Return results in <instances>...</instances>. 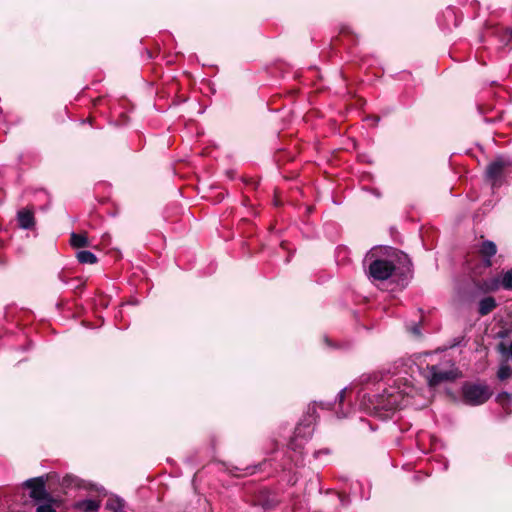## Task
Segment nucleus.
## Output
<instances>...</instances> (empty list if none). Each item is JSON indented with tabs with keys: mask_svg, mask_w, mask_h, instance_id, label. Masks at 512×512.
<instances>
[{
	"mask_svg": "<svg viewBox=\"0 0 512 512\" xmlns=\"http://www.w3.org/2000/svg\"><path fill=\"white\" fill-rule=\"evenodd\" d=\"M389 258H376L368 267L369 277L376 281H385L393 274L404 276L411 271V261L407 254L396 249H390Z\"/></svg>",
	"mask_w": 512,
	"mask_h": 512,
	"instance_id": "obj_1",
	"label": "nucleus"
},
{
	"mask_svg": "<svg viewBox=\"0 0 512 512\" xmlns=\"http://www.w3.org/2000/svg\"><path fill=\"white\" fill-rule=\"evenodd\" d=\"M492 393L489 387L482 383L464 382L462 386V398L465 404L477 406L485 403Z\"/></svg>",
	"mask_w": 512,
	"mask_h": 512,
	"instance_id": "obj_2",
	"label": "nucleus"
},
{
	"mask_svg": "<svg viewBox=\"0 0 512 512\" xmlns=\"http://www.w3.org/2000/svg\"><path fill=\"white\" fill-rule=\"evenodd\" d=\"M52 476L46 474L27 479L22 486L30 490L29 497L37 504L51 498L53 495L47 490L46 483Z\"/></svg>",
	"mask_w": 512,
	"mask_h": 512,
	"instance_id": "obj_3",
	"label": "nucleus"
},
{
	"mask_svg": "<svg viewBox=\"0 0 512 512\" xmlns=\"http://www.w3.org/2000/svg\"><path fill=\"white\" fill-rule=\"evenodd\" d=\"M512 165V161L503 156L496 157L485 169V178L493 188L502 185L504 172Z\"/></svg>",
	"mask_w": 512,
	"mask_h": 512,
	"instance_id": "obj_4",
	"label": "nucleus"
},
{
	"mask_svg": "<svg viewBox=\"0 0 512 512\" xmlns=\"http://www.w3.org/2000/svg\"><path fill=\"white\" fill-rule=\"evenodd\" d=\"M427 369L430 373L429 376H427L428 385L431 388H435L443 382L454 381L458 377L457 371H441L435 365L427 366Z\"/></svg>",
	"mask_w": 512,
	"mask_h": 512,
	"instance_id": "obj_5",
	"label": "nucleus"
},
{
	"mask_svg": "<svg viewBox=\"0 0 512 512\" xmlns=\"http://www.w3.org/2000/svg\"><path fill=\"white\" fill-rule=\"evenodd\" d=\"M253 505L262 507L265 510L275 508L280 500L275 492L268 489H260L253 496Z\"/></svg>",
	"mask_w": 512,
	"mask_h": 512,
	"instance_id": "obj_6",
	"label": "nucleus"
},
{
	"mask_svg": "<svg viewBox=\"0 0 512 512\" xmlns=\"http://www.w3.org/2000/svg\"><path fill=\"white\" fill-rule=\"evenodd\" d=\"M497 253V246L493 241L484 240L479 247V254L483 258L484 267L493 265L492 257Z\"/></svg>",
	"mask_w": 512,
	"mask_h": 512,
	"instance_id": "obj_7",
	"label": "nucleus"
},
{
	"mask_svg": "<svg viewBox=\"0 0 512 512\" xmlns=\"http://www.w3.org/2000/svg\"><path fill=\"white\" fill-rule=\"evenodd\" d=\"M18 225L22 229H32L35 226L33 208H25L17 213Z\"/></svg>",
	"mask_w": 512,
	"mask_h": 512,
	"instance_id": "obj_8",
	"label": "nucleus"
},
{
	"mask_svg": "<svg viewBox=\"0 0 512 512\" xmlns=\"http://www.w3.org/2000/svg\"><path fill=\"white\" fill-rule=\"evenodd\" d=\"M500 284L505 290L512 291V268L503 274L501 281L498 279H492L490 284L485 283V290L495 291L499 288Z\"/></svg>",
	"mask_w": 512,
	"mask_h": 512,
	"instance_id": "obj_9",
	"label": "nucleus"
},
{
	"mask_svg": "<svg viewBox=\"0 0 512 512\" xmlns=\"http://www.w3.org/2000/svg\"><path fill=\"white\" fill-rule=\"evenodd\" d=\"M62 499L52 496L51 498L37 503L36 512H57L62 506Z\"/></svg>",
	"mask_w": 512,
	"mask_h": 512,
	"instance_id": "obj_10",
	"label": "nucleus"
},
{
	"mask_svg": "<svg viewBox=\"0 0 512 512\" xmlns=\"http://www.w3.org/2000/svg\"><path fill=\"white\" fill-rule=\"evenodd\" d=\"M101 506V502L99 500L94 499H85L81 501H77L74 504V509L82 511V512H98Z\"/></svg>",
	"mask_w": 512,
	"mask_h": 512,
	"instance_id": "obj_11",
	"label": "nucleus"
},
{
	"mask_svg": "<svg viewBox=\"0 0 512 512\" xmlns=\"http://www.w3.org/2000/svg\"><path fill=\"white\" fill-rule=\"evenodd\" d=\"M497 307V302L494 297L487 296L479 301L478 313L480 316H486L490 314Z\"/></svg>",
	"mask_w": 512,
	"mask_h": 512,
	"instance_id": "obj_12",
	"label": "nucleus"
},
{
	"mask_svg": "<svg viewBox=\"0 0 512 512\" xmlns=\"http://www.w3.org/2000/svg\"><path fill=\"white\" fill-rule=\"evenodd\" d=\"M70 245L74 248H84L89 246V240L86 233H72L70 236Z\"/></svg>",
	"mask_w": 512,
	"mask_h": 512,
	"instance_id": "obj_13",
	"label": "nucleus"
},
{
	"mask_svg": "<svg viewBox=\"0 0 512 512\" xmlns=\"http://www.w3.org/2000/svg\"><path fill=\"white\" fill-rule=\"evenodd\" d=\"M341 37H347V38H351V40L354 42L356 40V35L355 33L352 31V29L349 27V26H342L340 31H339V35L334 37L332 40H331V47L332 48H335L340 40H341Z\"/></svg>",
	"mask_w": 512,
	"mask_h": 512,
	"instance_id": "obj_14",
	"label": "nucleus"
},
{
	"mask_svg": "<svg viewBox=\"0 0 512 512\" xmlns=\"http://www.w3.org/2000/svg\"><path fill=\"white\" fill-rule=\"evenodd\" d=\"M125 502L119 497H110L106 502V509L113 512H124Z\"/></svg>",
	"mask_w": 512,
	"mask_h": 512,
	"instance_id": "obj_15",
	"label": "nucleus"
},
{
	"mask_svg": "<svg viewBox=\"0 0 512 512\" xmlns=\"http://www.w3.org/2000/svg\"><path fill=\"white\" fill-rule=\"evenodd\" d=\"M76 258L81 264H95L97 257L88 250H81L76 253Z\"/></svg>",
	"mask_w": 512,
	"mask_h": 512,
	"instance_id": "obj_16",
	"label": "nucleus"
},
{
	"mask_svg": "<svg viewBox=\"0 0 512 512\" xmlns=\"http://www.w3.org/2000/svg\"><path fill=\"white\" fill-rule=\"evenodd\" d=\"M82 480L75 475L67 474L62 478L60 483L61 487L64 489L72 488V487H81Z\"/></svg>",
	"mask_w": 512,
	"mask_h": 512,
	"instance_id": "obj_17",
	"label": "nucleus"
},
{
	"mask_svg": "<svg viewBox=\"0 0 512 512\" xmlns=\"http://www.w3.org/2000/svg\"><path fill=\"white\" fill-rule=\"evenodd\" d=\"M511 375H512V368L507 364L501 365L497 372V377L501 381L507 380L508 378L511 377Z\"/></svg>",
	"mask_w": 512,
	"mask_h": 512,
	"instance_id": "obj_18",
	"label": "nucleus"
},
{
	"mask_svg": "<svg viewBox=\"0 0 512 512\" xmlns=\"http://www.w3.org/2000/svg\"><path fill=\"white\" fill-rule=\"evenodd\" d=\"M497 351L500 352L503 356L512 358V341L509 347L506 346L504 342H500L497 345Z\"/></svg>",
	"mask_w": 512,
	"mask_h": 512,
	"instance_id": "obj_19",
	"label": "nucleus"
},
{
	"mask_svg": "<svg viewBox=\"0 0 512 512\" xmlns=\"http://www.w3.org/2000/svg\"><path fill=\"white\" fill-rule=\"evenodd\" d=\"M510 401V394L507 392H502L497 396V402L501 405H505Z\"/></svg>",
	"mask_w": 512,
	"mask_h": 512,
	"instance_id": "obj_20",
	"label": "nucleus"
},
{
	"mask_svg": "<svg viewBox=\"0 0 512 512\" xmlns=\"http://www.w3.org/2000/svg\"><path fill=\"white\" fill-rule=\"evenodd\" d=\"M72 281L77 282V284L74 286L75 294H80L85 287V282L81 281L79 278H73Z\"/></svg>",
	"mask_w": 512,
	"mask_h": 512,
	"instance_id": "obj_21",
	"label": "nucleus"
},
{
	"mask_svg": "<svg viewBox=\"0 0 512 512\" xmlns=\"http://www.w3.org/2000/svg\"><path fill=\"white\" fill-rule=\"evenodd\" d=\"M510 332H511V331H510L509 329H507V328H503V329H501V330H499V331L497 332L496 337H497V338H500V339H505V338L509 337Z\"/></svg>",
	"mask_w": 512,
	"mask_h": 512,
	"instance_id": "obj_22",
	"label": "nucleus"
},
{
	"mask_svg": "<svg viewBox=\"0 0 512 512\" xmlns=\"http://www.w3.org/2000/svg\"><path fill=\"white\" fill-rule=\"evenodd\" d=\"M345 394H346V390H341L338 395H337V398L339 400V403H342L344 401V398H345Z\"/></svg>",
	"mask_w": 512,
	"mask_h": 512,
	"instance_id": "obj_23",
	"label": "nucleus"
},
{
	"mask_svg": "<svg viewBox=\"0 0 512 512\" xmlns=\"http://www.w3.org/2000/svg\"><path fill=\"white\" fill-rule=\"evenodd\" d=\"M225 197V193H219L215 196L216 202H221Z\"/></svg>",
	"mask_w": 512,
	"mask_h": 512,
	"instance_id": "obj_24",
	"label": "nucleus"
},
{
	"mask_svg": "<svg viewBox=\"0 0 512 512\" xmlns=\"http://www.w3.org/2000/svg\"><path fill=\"white\" fill-rule=\"evenodd\" d=\"M324 341H325V343H326L328 346H330V347H335V346L332 344V341L330 340V338H329V337L325 336V337H324Z\"/></svg>",
	"mask_w": 512,
	"mask_h": 512,
	"instance_id": "obj_25",
	"label": "nucleus"
},
{
	"mask_svg": "<svg viewBox=\"0 0 512 512\" xmlns=\"http://www.w3.org/2000/svg\"><path fill=\"white\" fill-rule=\"evenodd\" d=\"M247 184H251L253 185L254 187L257 186V182L253 181V180H250L249 182H247Z\"/></svg>",
	"mask_w": 512,
	"mask_h": 512,
	"instance_id": "obj_26",
	"label": "nucleus"
},
{
	"mask_svg": "<svg viewBox=\"0 0 512 512\" xmlns=\"http://www.w3.org/2000/svg\"><path fill=\"white\" fill-rule=\"evenodd\" d=\"M413 332H414L415 334H417V335H419V334H420V331H419V329H418L417 327H414Z\"/></svg>",
	"mask_w": 512,
	"mask_h": 512,
	"instance_id": "obj_27",
	"label": "nucleus"
},
{
	"mask_svg": "<svg viewBox=\"0 0 512 512\" xmlns=\"http://www.w3.org/2000/svg\"><path fill=\"white\" fill-rule=\"evenodd\" d=\"M295 434H296V436H300V428L299 427H297L295 429Z\"/></svg>",
	"mask_w": 512,
	"mask_h": 512,
	"instance_id": "obj_28",
	"label": "nucleus"
},
{
	"mask_svg": "<svg viewBox=\"0 0 512 512\" xmlns=\"http://www.w3.org/2000/svg\"><path fill=\"white\" fill-rule=\"evenodd\" d=\"M373 256H374L373 251H370V252L367 254V257H368V258H372Z\"/></svg>",
	"mask_w": 512,
	"mask_h": 512,
	"instance_id": "obj_29",
	"label": "nucleus"
},
{
	"mask_svg": "<svg viewBox=\"0 0 512 512\" xmlns=\"http://www.w3.org/2000/svg\"><path fill=\"white\" fill-rule=\"evenodd\" d=\"M59 279H60L61 281L65 282V279H64V276H63V274H62V273H60V274H59Z\"/></svg>",
	"mask_w": 512,
	"mask_h": 512,
	"instance_id": "obj_30",
	"label": "nucleus"
},
{
	"mask_svg": "<svg viewBox=\"0 0 512 512\" xmlns=\"http://www.w3.org/2000/svg\"><path fill=\"white\" fill-rule=\"evenodd\" d=\"M285 244H286V242H284V241H283V242H281V247H282V248H285Z\"/></svg>",
	"mask_w": 512,
	"mask_h": 512,
	"instance_id": "obj_31",
	"label": "nucleus"
},
{
	"mask_svg": "<svg viewBox=\"0 0 512 512\" xmlns=\"http://www.w3.org/2000/svg\"><path fill=\"white\" fill-rule=\"evenodd\" d=\"M313 208L312 207H309L308 208V212H312Z\"/></svg>",
	"mask_w": 512,
	"mask_h": 512,
	"instance_id": "obj_32",
	"label": "nucleus"
},
{
	"mask_svg": "<svg viewBox=\"0 0 512 512\" xmlns=\"http://www.w3.org/2000/svg\"><path fill=\"white\" fill-rule=\"evenodd\" d=\"M510 41H512V30H511V33H510Z\"/></svg>",
	"mask_w": 512,
	"mask_h": 512,
	"instance_id": "obj_33",
	"label": "nucleus"
}]
</instances>
